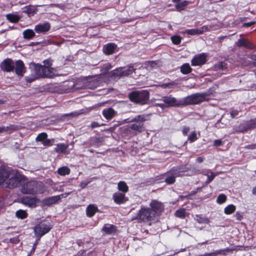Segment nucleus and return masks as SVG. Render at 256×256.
I'll list each match as a JSON object with an SVG mask.
<instances>
[{
  "instance_id": "4468645a",
  "label": "nucleus",
  "mask_w": 256,
  "mask_h": 256,
  "mask_svg": "<svg viewBox=\"0 0 256 256\" xmlns=\"http://www.w3.org/2000/svg\"><path fill=\"white\" fill-rule=\"evenodd\" d=\"M50 24L46 22L36 25L34 26V30L38 34H44L50 30Z\"/></svg>"
},
{
  "instance_id": "79ce46f5",
  "label": "nucleus",
  "mask_w": 256,
  "mask_h": 256,
  "mask_svg": "<svg viewBox=\"0 0 256 256\" xmlns=\"http://www.w3.org/2000/svg\"><path fill=\"white\" fill-rule=\"evenodd\" d=\"M171 40L174 44H179L182 40V38L178 35L172 36H171Z\"/></svg>"
},
{
  "instance_id": "ea45409f",
  "label": "nucleus",
  "mask_w": 256,
  "mask_h": 256,
  "mask_svg": "<svg viewBox=\"0 0 256 256\" xmlns=\"http://www.w3.org/2000/svg\"><path fill=\"white\" fill-rule=\"evenodd\" d=\"M224 250H228V249L216 250L213 252L205 253L198 256H216L218 254H222Z\"/></svg>"
},
{
  "instance_id": "338daca9",
  "label": "nucleus",
  "mask_w": 256,
  "mask_h": 256,
  "mask_svg": "<svg viewBox=\"0 0 256 256\" xmlns=\"http://www.w3.org/2000/svg\"><path fill=\"white\" fill-rule=\"evenodd\" d=\"M154 105L156 106H159V107L161 108L162 109L164 108H166V106L164 105V103H155L154 104Z\"/></svg>"
},
{
  "instance_id": "c9c22d12",
  "label": "nucleus",
  "mask_w": 256,
  "mask_h": 256,
  "mask_svg": "<svg viewBox=\"0 0 256 256\" xmlns=\"http://www.w3.org/2000/svg\"><path fill=\"white\" fill-rule=\"evenodd\" d=\"M118 190L124 193L128 191V187L124 182L121 181L118 182Z\"/></svg>"
},
{
  "instance_id": "0e129e2a",
  "label": "nucleus",
  "mask_w": 256,
  "mask_h": 256,
  "mask_svg": "<svg viewBox=\"0 0 256 256\" xmlns=\"http://www.w3.org/2000/svg\"><path fill=\"white\" fill-rule=\"evenodd\" d=\"M42 143L44 146H49L50 145V140L46 138Z\"/></svg>"
},
{
  "instance_id": "13d9d810",
  "label": "nucleus",
  "mask_w": 256,
  "mask_h": 256,
  "mask_svg": "<svg viewBox=\"0 0 256 256\" xmlns=\"http://www.w3.org/2000/svg\"><path fill=\"white\" fill-rule=\"evenodd\" d=\"M234 216L237 220H240L242 218V214L238 212H237L234 214Z\"/></svg>"
},
{
  "instance_id": "680f3d73",
  "label": "nucleus",
  "mask_w": 256,
  "mask_h": 256,
  "mask_svg": "<svg viewBox=\"0 0 256 256\" xmlns=\"http://www.w3.org/2000/svg\"><path fill=\"white\" fill-rule=\"evenodd\" d=\"M190 130V128L188 127L184 126L182 130V134L184 136H186L188 134V132Z\"/></svg>"
},
{
  "instance_id": "09e8293b",
  "label": "nucleus",
  "mask_w": 256,
  "mask_h": 256,
  "mask_svg": "<svg viewBox=\"0 0 256 256\" xmlns=\"http://www.w3.org/2000/svg\"><path fill=\"white\" fill-rule=\"evenodd\" d=\"M248 130L254 128L256 127V118L247 121Z\"/></svg>"
},
{
  "instance_id": "864d4df0",
  "label": "nucleus",
  "mask_w": 256,
  "mask_h": 256,
  "mask_svg": "<svg viewBox=\"0 0 256 256\" xmlns=\"http://www.w3.org/2000/svg\"><path fill=\"white\" fill-rule=\"evenodd\" d=\"M215 68L217 70H223L226 68V64L223 62H220L215 65Z\"/></svg>"
},
{
  "instance_id": "423d86ee",
  "label": "nucleus",
  "mask_w": 256,
  "mask_h": 256,
  "mask_svg": "<svg viewBox=\"0 0 256 256\" xmlns=\"http://www.w3.org/2000/svg\"><path fill=\"white\" fill-rule=\"evenodd\" d=\"M160 100L164 102L166 108L178 107L184 106L182 98L177 99L172 95L162 96Z\"/></svg>"
},
{
  "instance_id": "49530a36",
  "label": "nucleus",
  "mask_w": 256,
  "mask_h": 256,
  "mask_svg": "<svg viewBox=\"0 0 256 256\" xmlns=\"http://www.w3.org/2000/svg\"><path fill=\"white\" fill-rule=\"evenodd\" d=\"M175 214L177 217L183 218L186 215V210L184 208L178 210L176 212Z\"/></svg>"
},
{
  "instance_id": "37998d69",
  "label": "nucleus",
  "mask_w": 256,
  "mask_h": 256,
  "mask_svg": "<svg viewBox=\"0 0 256 256\" xmlns=\"http://www.w3.org/2000/svg\"><path fill=\"white\" fill-rule=\"evenodd\" d=\"M16 216L20 218L23 219L26 217L27 214L24 210H18L16 213Z\"/></svg>"
},
{
  "instance_id": "1a4fd4ad",
  "label": "nucleus",
  "mask_w": 256,
  "mask_h": 256,
  "mask_svg": "<svg viewBox=\"0 0 256 256\" xmlns=\"http://www.w3.org/2000/svg\"><path fill=\"white\" fill-rule=\"evenodd\" d=\"M22 180V176L14 175L12 174L10 178L6 180L3 188H14L20 184Z\"/></svg>"
},
{
  "instance_id": "5701e85b",
  "label": "nucleus",
  "mask_w": 256,
  "mask_h": 256,
  "mask_svg": "<svg viewBox=\"0 0 256 256\" xmlns=\"http://www.w3.org/2000/svg\"><path fill=\"white\" fill-rule=\"evenodd\" d=\"M172 169L174 171V174L178 177L184 176V173L188 170V168L186 166L174 167Z\"/></svg>"
},
{
  "instance_id": "4c0bfd02",
  "label": "nucleus",
  "mask_w": 256,
  "mask_h": 256,
  "mask_svg": "<svg viewBox=\"0 0 256 256\" xmlns=\"http://www.w3.org/2000/svg\"><path fill=\"white\" fill-rule=\"evenodd\" d=\"M236 209V207L234 204H229L226 206L224 209V212L226 214H232Z\"/></svg>"
},
{
  "instance_id": "6e6d98bb",
  "label": "nucleus",
  "mask_w": 256,
  "mask_h": 256,
  "mask_svg": "<svg viewBox=\"0 0 256 256\" xmlns=\"http://www.w3.org/2000/svg\"><path fill=\"white\" fill-rule=\"evenodd\" d=\"M224 144V142H222L221 140H216L214 142V146H220Z\"/></svg>"
},
{
  "instance_id": "0eeeda50",
  "label": "nucleus",
  "mask_w": 256,
  "mask_h": 256,
  "mask_svg": "<svg viewBox=\"0 0 256 256\" xmlns=\"http://www.w3.org/2000/svg\"><path fill=\"white\" fill-rule=\"evenodd\" d=\"M128 122H136L131 125L130 128L134 130L140 132L143 127L142 122L146 120V116L144 114H140L136 116L134 118L131 119H128Z\"/></svg>"
},
{
  "instance_id": "9b49d317",
  "label": "nucleus",
  "mask_w": 256,
  "mask_h": 256,
  "mask_svg": "<svg viewBox=\"0 0 256 256\" xmlns=\"http://www.w3.org/2000/svg\"><path fill=\"white\" fill-rule=\"evenodd\" d=\"M44 65H46V78H52L57 76L56 70L55 68L50 67V66L52 64L51 60H44Z\"/></svg>"
},
{
  "instance_id": "473e14b6",
  "label": "nucleus",
  "mask_w": 256,
  "mask_h": 256,
  "mask_svg": "<svg viewBox=\"0 0 256 256\" xmlns=\"http://www.w3.org/2000/svg\"><path fill=\"white\" fill-rule=\"evenodd\" d=\"M188 2L184 0L176 4L175 8L178 11L180 12L184 9L185 7L188 5Z\"/></svg>"
},
{
  "instance_id": "4be33fe9",
  "label": "nucleus",
  "mask_w": 256,
  "mask_h": 256,
  "mask_svg": "<svg viewBox=\"0 0 256 256\" xmlns=\"http://www.w3.org/2000/svg\"><path fill=\"white\" fill-rule=\"evenodd\" d=\"M117 48V46L114 43H109L103 48V51L106 54H112L114 53Z\"/></svg>"
},
{
  "instance_id": "8fccbe9b",
  "label": "nucleus",
  "mask_w": 256,
  "mask_h": 256,
  "mask_svg": "<svg viewBox=\"0 0 256 256\" xmlns=\"http://www.w3.org/2000/svg\"><path fill=\"white\" fill-rule=\"evenodd\" d=\"M196 140L197 136L196 132H192L188 137V140H189L190 142H194Z\"/></svg>"
},
{
  "instance_id": "f257e3e1",
  "label": "nucleus",
  "mask_w": 256,
  "mask_h": 256,
  "mask_svg": "<svg viewBox=\"0 0 256 256\" xmlns=\"http://www.w3.org/2000/svg\"><path fill=\"white\" fill-rule=\"evenodd\" d=\"M45 190L43 183L36 180L24 182L21 185V191L24 194H37Z\"/></svg>"
},
{
  "instance_id": "2eb2a0df",
  "label": "nucleus",
  "mask_w": 256,
  "mask_h": 256,
  "mask_svg": "<svg viewBox=\"0 0 256 256\" xmlns=\"http://www.w3.org/2000/svg\"><path fill=\"white\" fill-rule=\"evenodd\" d=\"M12 175L10 170H0V186L2 188L4 186L8 178Z\"/></svg>"
},
{
  "instance_id": "393cba45",
  "label": "nucleus",
  "mask_w": 256,
  "mask_h": 256,
  "mask_svg": "<svg viewBox=\"0 0 256 256\" xmlns=\"http://www.w3.org/2000/svg\"><path fill=\"white\" fill-rule=\"evenodd\" d=\"M166 178H165V182L168 184H171L175 182V178L178 177L174 174V171L172 169L168 172L166 174Z\"/></svg>"
},
{
  "instance_id": "3c124183",
  "label": "nucleus",
  "mask_w": 256,
  "mask_h": 256,
  "mask_svg": "<svg viewBox=\"0 0 256 256\" xmlns=\"http://www.w3.org/2000/svg\"><path fill=\"white\" fill-rule=\"evenodd\" d=\"M100 142V140L99 138L94 137L91 139L90 144L94 146H99Z\"/></svg>"
},
{
  "instance_id": "58836bf2",
  "label": "nucleus",
  "mask_w": 256,
  "mask_h": 256,
  "mask_svg": "<svg viewBox=\"0 0 256 256\" xmlns=\"http://www.w3.org/2000/svg\"><path fill=\"white\" fill-rule=\"evenodd\" d=\"M6 19L12 22H17L20 20L18 16L14 14H8L6 16Z\"/></svg>"
},
{
  "instance_id": "dca6fc26",
  "label": "nucleus",
  "mask_w": 256,
  "mask_h": 256,
  "mask_svg": "<svg viewBox=\"0 0 256 256\" xmlns=\"http://www.w3.org/2000/svg\"><path fill=\"white\" fill-rule=\"evenodd\" d=\"M117 230L116 226L111 224H105L102 229V232L106 234L113 235Z\"/></svg>"
},
{
  "instance_id": "774afa93",
  "label": "nucleus",
  "mask_w": 256,
  "mask_h": 256,
  "mask_svg": "<svg viewBox=\"0 0 256 256\" xmlns=\"http://www.w3.org/2000/svg\"><path fill=\"white\" fill-rule=\"evenodd\" d=\"M245 148H246L256 149V144L248 145V146H246Z\"/></svg>"
},
{
  "instance_id": "6e6552de",
  "label": "nucleus",
  "mask_w": 256,
  "mask_h": 256,
  "mask_svg": "<svg viewBox=\"0 0 256 256\" xmlns=\"http://www.w3.org/2000/svg\"><path fill=\"white\" fill-rule=\"evenodd\" d=\"M52 228V226L48 221H44L37 224L34 229L35 234L42 236L48 233Z\"/></svg>"
},
{
  "instance_id": "603ef678",
  "label": "nucleus",
  "mask_w": 256,
  "mask_h": 256,
  "mask_svg": "<svg viewBox=\"0 0 256 256\" xmlns=\"http://www.w3.org/2000/svg\"><path fill=\"white\" fill-rule=\"evenodd\" d=\"M60 200V196H52L48 199V202L50 204H52Z\"/></svg>"
},
{
  "instance_id": "e433bc0d",
  "label": "nucleus",
  "mask_w": 256,
  "mask_h": 256,
  "mask_svg": "<svg viewBox=\"0 0 256 256\" xmlns=\"http://www.w3.org/2000/svg\"><path fill=\"white\" fill-rule=\"evenodd\" d=\"M248 130L247 121H244L240 124L238 128H236V132H243Z\"/></svg>"
},
{
  "instance_id": "bf43d9fd",
  "label": "nucleus",
  "mask_w": 256,
  "mask_h": 256,
  "mask_svg": "<svg viewBox=\"0 0 256 256\" xmlns=\"http://www.w3.org/2000/svg\"><path fill=\"white\" fill-rule=\"evenodd\" d=\"M90 180H88L86 182H81L80 184V186L81 188H85L87 186V185L90 183Z\"/></svg>"
},
{
  "instance_id": "7c9ffc66",
  "label": "nucleus",
  "mask_w": 256,
  "mask_h": 256,
  "mask_svg": "<svg viewBox=\"0 0 256 256\" xmlns=\"http://www.w3.org/2000/svg\"><path fill=\"white\" fill-rule=\"evenodd\" d=\"M23 37L24 39L30 40L35 36V33L32 30L27 29L23 32Z\"/></svg>"
},
{
  "instance_id": "a211bd4d",
  "label": "nucleus",
  "mask_w": 256,
  "mask_h": 256,
  "mask_svg": "<svg viewBox=\"0 0 256 256\" xmlns=\"http://www.w3.org/2000/svg\"><path fill=\"white\" fill-rule=\"evenodd\" d=\"M34 70L36 76V78H46V65L42 66L41 64H36L34 66Z\"/></svg>"
},
{
  "instance_id": "f03ea898",
  "label": "nucleus",
  "mask_w": 256,
  "mask_h": 256,
  "mask_svg": "<svg viewBox=\"0 0 256 256\" xmlns=\"http://www.w3.org/2000/svg\"><path fill=\"white\" fill-rule=\"evenodd\" d=\"M128 96L132 102L143 105L147 103L150 92L147 90L133 91L129 94Z\"/></svg>"
},
{
  "instance_id": "4d7b16f0",
  "label": "nucleus",
  "mask_w": 256,
  "mask_h": 256,
  "mask_svg": "<svg viewBox=\"0 0 256 256\" xmlns=\"http://www.w3.org/2000/svg\"><path fill=\"white\" fill-rule=\"evenodd\" d=\"M112 68V66L111 64H110L109 63H107L103 66V67L102 68V69L103 70L108 71V70H110Z\"/></svg>"
},
{
  "instance_id": "5fc2aeb1",
  "label": "nucleus",
  "mask_w": 256,
  "mask_h": 256,
  "mask_svg": "<svg viewBox=\"0 0 256 256\" xmlns=\"http://www.w3.org/2000/svg\"><path fill=\"white\" fill-rule=\"evenodd\" d=\"M181 33L183 34H186L192 36L195 35V28L186 30L184 32H182Z\"/></svg>"
},
{
  "instance_id": "e2e57ef3",
  "label": "nucleus",
  "mask_w": 256,
  "mask_h": 256,
  "mask_svg": "<svg viewBox=\"0 0 256 256\" xmlns=\"http://www.w3.org/2000/svg\"><path fill=\"white\" fill-rule=\"evenodd\" d=\"M238 113V111L237 110H233L230 112V116L232 118H234L236 116Z\"/></svg>"
},
{
  "instance_id": "2f4dec72",
  "label": "nucleus",
  "mask_w": 256,
  "mask_h": 256,
  "mask_svg": "<svg viewBox=\"0 0 256 256\" xmlns=\"http://www.w3.org/2000/svg\"><path fill=\"white\" fill-rule=\"evenodd\" d=\"M192 70V68L188 63L183 64L180 67V72L184 74H190Z\"/></svg>"
},
{
  "instance_id": "ddd939ff",
  "label": "nucleus",
  "mask_w": 256,
  "mask_h": 256,
  "mask_svg": "<svg viewBox=\"0 0 256 256\" xmlns=\"http://www.w3.org/2000/svg\"><path fill=\"white\" fill-rule=\"evenodd\" d=\"M150 210L154 212V215L157 216L163 210L162 203L156 200H152L150 203Z\"/></svg>"
},
{
  "instance_id": "cd10ccee",
  "label": "nucleus",
  "mask_w": 256,
  "mask_h": 256,
  "mask_svg": "<svg viewBox=\"0 0 256 256\" xmlns=\"http://www.w3.org/2000/svg\"><path fill=\"white\" fill-rule=\"evenodd\" d=\"M2 129V133L3 132H8L11 133L14 131H15L18 129V126L14 124H10L8 126H1Z\"/></svg>"
},
{
  "instance_id": "c03bdc74",
  "label": "nucleus",
  "mask_w": 256,
  "mask_h": 256,
  "mask_svg": "<svg viewBox=\"0 0 256 256\" xmlns=\"http://www.w3.org/2000/svg\"><path fill=\"white\" fill-rule=\"evenodd\" d=\"M226 200V196L224 194H220L216 199V202L218 204H222L224 203Z\"/></svg>"
},
{
  "instance_id": "a878e982",
  "label": "nucleus",
  "mask_w": 256,
  "mask_h": 256,
  "mask_svg": "<svg viewBox=\"0 0 256 256\" xmlns=\"http://www.w3.org/2000/svg\"><path fill=\"white\" fill-rule=\"evenodd\" d=\"M98 210V207L94 204H90L86 208V214L89 217L93 216Z\"/></svg>"
},
{
  "instance_id": "c756f323",
  "label": "nucleus",
  "mask_w": 256,
  "mask_h": 256,
  "mask_svg": "<svg viewBox=\"0 0 256 256\" xmlns=\"http://www.w3.org/2000/svg\"><path fill=\"white\" fill-rule=\"evenodd\" d=\"M220 173H221L220 172H209V170H208L206 173H204L203 174L207 176V177H208V178H207L206 182V184L210 183L217 175L220 174Z\"/></svg>"
},
{
  "instance_id": "20e7f679",
  "label": "nucleus",
  "mask_w": 256,
  "mask_h": 256,
  "mask_svg": "<svg viewBox=\"0 0 256 256\" xmlns=\"http://www.w3.org/2000/svg\"><path fill=\"white\" fill-rule=\"evenodd\" d=\"M156 217L154 212H152L150 208L142 207L136 216L132 218V220L138 219L142 222H150L154 220Z\"/></svg>"
},
{
  "instance_id": "c85d7f7f",
  "label": "nucleus",
  "mask_w": 256,
  "mask_h": 256,
  "mask_svg": "<svg viewBox=\"0 0 256 256\" xmlns=\"http://www.w3.org/2000/svg\"><path fill=\"white\" fill-rule=\"evenodd\" d=\"M213 28L211 26H204L200 28H195V35H199L203 34L205 32H209L212 30Z\"/></svg>"
},
{
  "instance_id": "aec40b11",
  "label": "nucleus",
  "mask_w": 256,
  "mask_h": 256,
  "mask_svg": "<svg viewBox=\"0 0 256 256\" xmlns=\"http://www.w3.org/2000/svg\"><path fill=\"white\" fill-rule=\"evenodd\" d=\"M15 71L16 74L22 76L25 72L24 62L21 60H18L15 62Z\"/></svg>"
},
{
  "instance_id": "f704fd0d",
  "label": "nucleus",
  "mask_w": 256,
  "mask_h": 256,
  "mask_svg": "<svg viewBox=\"0 0 256 256\" xmlns=\"http://www.w3.org/2000/svg\"><path fill=\"white\" fill-rule=\"evenodd\" d=\"M98 86V82L95 80H90L87 81L86 84V88L90 89H94Z\"/></svg>"
},
{
  "instance_id": "412c9836",
  "label": "nucleus",
  "mask_w": 256,
  "mask_h": 256,
  "mask_svg": "<svg viewBox=\"0 0 256 256\" xmlns=\"http://www.w3.org/2000/svg\"><path fill=\"white\" fill-rule=\"evenodd\" d=\"M22 202L25 205L30 207H34L36 205L37 200L34 198L24 196L22 198Z\"/></svg>"
},
{
  "instance_id": "de8ad7c7",
  "label": "nucleus",
  "mask_w": 256,
  "mask_h": 256,
  "mask_svg": "<svg viewBox=\"0 0 256 256\" xmlns=\"http://www.w3.org/2000/svg\"><path fill=\"white\" fill-rule=\"evenodd\" d=\"M175 84L174 82H169L168 83H164L158 85V86L162 88H172L174 86Z\"/></svg>"
},
{
  "instance_id": "9d476101",
  "label": "nucleus",
  "mask_w": 256,
  "mask_h": 256,
  "mask_svg": "<svg viewBox=\"0 0 256 256\" xmlns=\"http://www.w3.org/2000/svg\"><path fill=\"white\" fill-rule=\"evenodd\" d=\"M206 55L204 53L196 54L191 60L192 66H200L204 64L206 61Z\"/></svg>"
},
{
  "instance_id": "a19ab883",
  "label": "nucleus",
  "mask_w": 256,
  "mask_h": 256,
  "mask_svg": "<svg viewBox=\"0 0 256 256\" xmlns=\"http://www.w3.org/2000/svg\"><path fill=\"white\" fill-rule=\"evenodd\" d=\"M194 220L199 224L206 223L208 222V219L202 217L200 215L196 214L194 216Z\"/></svg>"
},
{
  "instance_id": "b1692460",
  "label": "nucleus",
  "mask_w": 256,
  "mask_h": 256,
  "mask_svg": "<svg viewBox=\"0 0 256 256\" xmlns=\"http://www.w3.org/2000/svg\"><path fill=\"white\" fill-rule=\"evenodd\" d=\"M236 44L238 46H244L249 49H253L254 45L246 39H240L238 40Z\"/></svg>"
},
{
  "instance_id": "72a5a7b5",
  "label": "nucleus",
  "mask_w": 256,
  "mask_h": 256,
  "mask_svg": "<svg viewBox=\"0 0 256 256\" xmlns=\"http://www.w3.org/2000/svg\"><path fill=\"white\" fill-rule=\"evenodd\" d=\"M58 173L62 176L68 175L70 173V169L67 166H62L58 168Z\"/></svg>"
},
{
  "instance_id": "a18cd8bd",
  "label": "nucleus",
  "mask_w": 256,
  "mask_h": 256,
  "mask_svg": "<svg viewBox=\"0 0 256 256\" xmlns=\"http://www.w3.org/2000/svg\"><path fill=\"white\" fill-rule=\"evenodd\" d=\"M48 137V135L45 132H42L39 134L36 138V141L42 142Z\"/></svg>"
},
{
  "instance_id": "69168bd1",
  "label": "nucleus",
  "mask_w": 256,
  "mask_h": 256,
  "mask_svg": "<svg viewBox=\"0 0 256 256\" xmlns=\"http://www.w3.org/2000/svg\"><path fill=\"white\" fill-rule=\"evenodd\" d=\"M101 125L98 122H93L90 124V126L92 128H95L100 126Z\"/></svg>"
},
{
  "instance_id": "bb28decb",
  "label": "nucleus",
  "mask_w": 256,
  "mask_h": 256,
  "mask_svg": "<svg viewBox=\"0 0 256 256\" xmlns=\"http://www.w3.org/2000/svg\"><path fill=\"white\" fill-rule=\"evenodd\" d=\"M68 148V145L64 144H58L55 148V150L58 153L62 154H68L67 149Z\"/></svg>"
},
{
  "instance_id": "39448f33",
  "label": "nucleus",
  "mask_w": 256,
  "mask_h": 256,
  "mask_svg": "<svg viewBox=\"0 0 256 256\" xmlns=\"http://www.w3.org/2000/svg\"><path fill=\"white\" fill-rule=\"evenodd\" d=\"M207 93H196L182 98L184 106L190 104H198L208 100Z\"/></svg>"
},
{
  "instance_id": "f3484780",
  "label": "nucleus",
  "mask_w": 256,
  "mask_h": 256,
  "mask_svg": "<svg viewBox=\"0 0 256 256\" xmlns=\"http://www.w3.org/2000/svg\"><path fill=\"white\" fill-rule=\"evenodd\" d=\"M113 198L115 203L120 204H124L128 200L125 194L121 192H116L113 194Z\"/></svg>"
},
{
  "instance_id": "7ed1b4c3",
  "label": "nucleus",
  "mask_w": 256,
  "mask_h": 256,
  "mask_svg": "<svg viewBox=\"0 0 256 256\" xmlns=\"http://www.w3.org/2000/svg\"><path fill=\"white\" fill-rule=\"evenodd\" d=\"M135 68L132 65L125 67H120L112 70L108 76L114 79H120L121 78L126 76L132 74Z\"/></svg>"
},
{
  "instance_id": "6ab92c4d",
  "label": "nucleus",
  "mask_w": 256,
  "mask_h": 256,
  "mask_svg": "<svg viewBox=\"0 0 256 256\" xmlns=\"http://www.w3.org/2000/svg\"><path fill=\"white\" fill-rule=\"evenodd\" d=\"M102 113L103 116L108 120H112L117 114L112 108H104Z\"/></svg>"
},
{
  "instance_id": "052dcab7",
  "label": "nucleus",
  "mask_w": 256,
  "mask_h": 256,
  "mask_svg": "<svg viewBox=\"0 0 256 256\" xmlns=\"http://www.w3.org/2000/svg\"><path fill=\"white\" fill-rule=\"evenodd\" d=\"M256 24V22H245L242 24L243 27H248Z\"/></svg>"
},
{
  "instance_id": "f8f14e48",
  "label": "nucleus",
  "mask_w": 256,
  "mask_h": 256,
  "mask_svg": "<svg viewBox=\"0 0 256 256\" xmlns=\"http://www.w3.org/2000/svg\"><path fill=\"white\" fill-rule=\"evenodd\" d=\"M0 67L3 70L10 72L14 70L15 62L10 58H6L2 62Z\"/></svg>"
}]
</instances>
